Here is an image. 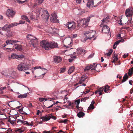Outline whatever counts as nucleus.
<instances>
[{"instance_id":"nucleus-1","label":"nucleus","mask_w":133,"mask_h":133,"mask_svg":"<svg viewBox=\"0 0 133 133\" xmlns=\"http://www.w3.org/2000/svg\"><path fill=\"white\" fill-rule=\"evenodd\" d=\"M40 45L46 50H48L49 49L54 48L58 46L57 43L49 42L45 40H43L40 42Z\"/></svg>"},{"instance_id":"nucleus-2","label":"nucleus","mask_w":133,"mask_h":133,"mask_svg":"<svg viewBox=\"0 0 133 133\" xmlns=\"http://www.w3.org/2000/svg\"><path fill=\"white\" fill-rule=\"evenodd\" d=\"M18 42V41L13 39H9V45H11V47L13 48L14 47V44L15 49L20 51L22 50V46L19 44H15L17 42Z\"/></svg>"},{"instance_id":"nucleus-3","label":"nucleus","mask_w":133,"mask_h":133,"mask_svg":"<svg viewBox=\"0 0 133 133\" xmlns=\"http://www.w3.org/2000/svg\"><path fill=\"white\" fill-rule=\"evenodd\" d=\"M93 31H86L84 33V35L86 36L84 38V42H85L87 39H91L94 37V33L93 32Z\"/></svg>"},{"instance_id":"nucleus-4","label":"nucleus","mask_w":133,"mask_h":133,"mask_svg":"<svg viewBox=\"0 0 133 133\" xmlns=\"http://www.w3.org/2000/svg\"><path fill=\"white\" fill-rule=\"evenodd\" d=\"M95 63H93V65H88L86 66L84 69V71L85 73H87L88 71L92 68L91 70H96L95 69L96 68L97 64L95 65Z\"/></svg>"},{"instance_id":"nucleus-5","label":"nucleus","mask_w":133,"mask_h":133,"mask_svg":"<svg viewBox=\"0 0 133 133\" xmlns=\"http://www.w3.org/2000/svg\"><path fill=\"white\" fill-rule=\"evenodd\" d=\"M17 69L19 71H25L28 69V67L26 64L24 63H22L18 65Z\"/></svg>"},{"instance_id":"nucleus-6","label":"nucleus","mask_w":133,"mask_h":133,"mask_svg":"<svg viewBox=\"0 0 133 133\" xmlns=\"http://www.w3.org/2000/svg\"><path fill=\"white\" fill-rule=\"evenodd\" d=\"M66 26L68 27V28L71 30L74 29L76 27L75 23L73 22H67Z\"/></svg>"},{"instance_id":"nucleus-7","label":"nucleus","mask_w":133,"mask_h":133,"mask_svg":"<svg viewBox=\"0 0 133 133\" xmlns=\"http://www.w3.org/2000/svg\"><path fill=\"white\" fill-rule=\"evenodd\" d=\"M57 17L55 13H52L51 14V21L54 23H59V21L57 19Z\"/></svg>"},{"instance_id":"nucleus-8","label":"nucleus","mask_w":133,"mask_h":133,"mask_svg":"<svg viewBox=\"0 0 133 133\" xmlns=\"http://www.w3.org/2000/svg\"><path fill=\"white\" fill-rule=\"evenodd\" d=\"M38 13H39L40 14L41 11L43 12L44 14H46V16L47 17V18L48 19L49 18V13L48 11L45 9H41L40 10L38 8H37L36 9V11Z\"/></svg>"},{"instance_id":"nucleus-9","label":"nucleus","mask_w":133,"mask_h":133,"mask_svg":"<svg viewBox=\"0 0 133 133\" xmlns=\"http://www.w3.org/2000/svg\"><path fill=\"white\" fill-rule=\"evenodd\" d=\"M110 28L107 25L103 26L102 31L105 34H108L110 31Z\"/></svg>"},{"instance_id":"nucleus-10","label":"nucleus","mask_w":133,"mask_h":133,"mask_svg":"<svg viewBox=\"0 0 133 133\" xmlns=\"http://www.w3.org/2000/svg\"><path fill=\"white\" fill-rule=\"evenodd\" d=\"M30 42L32 44V46L35 48L36 46V45L38 44V43L37 39L36 37L33 39L31 38Z\"/></svg>"},{"instance_id":"nucleus-11","label":"nucleus","mask_w":133,"mask_h":133,"mask_svg":"<svg viewBox=\"0 0 133 133\" xmlns=\"http://www.w3.org/2000/svg\"><path fill=\"white\" fill-rule=\"evenodd\" d=\"M125 14L127 17H129L133 14V11L131 9H128L126 10Z\"/></svg>"},{"instance_id":"nucleus-12","label":"nucleus","mask_w":133,"mask_h":133,"mask_svg":"<svg viewBox=\"0 0 133 133\" xmlns=\"http://www.w3.org/2000/svg\"><path fill=\"white\" fill-rule=\"evenodd\" d=\"M91 17V16H90L89 17L87 18L86 19H81L80 20V21L82 22L83 21L84 22L83 23L84 24V25L87 26L88 25L89 22L90 20ZM84 25H83V26Z\"/></svg>"},{"instance_id":"nucleus-13","label":"nucleus","mask_w":133,"mask_h":133,"mask_svg":"<svg viewBox=\"0 0 133 133\" xmlns=\"http://www.w3.org/2000/svg\"><path fill=\"white\" fill-rule=\"evenodd\" d=\"M54 62L56 63H59L62 60V58L59 56H54Z\"/></svg>"},{"instance_id":"nucleus-14","label":"nucleus","mask_w":133,"mask_h":133,"mask_svg":"<svg viewBox=\"0 0 133 133\" xmlns=\"http://www.w3.org/2000/svg\"><path fill=\"white\" fill-rule=\"evenodd\" d=\"M87 1V6L90 7L91 6H92L94 4V0H84L83 2H84L85 1Z\"/></svg>"},{"instance_id":"nucleus-15","label":"nucleus","mask_w":133,"mask_h":133,"mask_svg":"<svg viewBox=\"0 0 133 133\" xmlns=\"http://www.w3.org/2000/svg\"><path fill=\"white\" fill-rule=\"evenodd\" d=\"M16 12L12 9H9V17L12 18L15 15Z\"/></svg>"},{"instance_id":"nucleus-16","label":"nucleus","mask_w":133,"mask_h":133,"mask_svg":"<svg viewBox=\"0 0 133 133\" xmlns=\"http://www.w3.org/2000/svg\"><path fill=\"white\" fill-rule=\"evenodd\" d=\"M24 56L23 55H17L16 54H12L11 56V58L12 59H18V58H22Z\"/></svg>"},{"instance_id":"nucleus-17","label":"nucleus","mask_w":133,"mask_h":133,"mask_svg":"<svg viewBox=\"0 0 133 133\" xmlns=\"http://www.w3.org/2000/svg\"><path fill=\"white\" fill-rule=\"evenodd\" d=\"M51 118V116H44L41 117L40 119H42L44 122L49 120Z\"/></svg>"},{"instance_id":"nucleus-18","label":"nucleus","mask_w":133,"mask_h":133,"mask_svg":"<svg viewBox=\"0 0 133 133\" xmlns=\"http://www.w3.org/2000/svg\"><path fill=\"white\" fill-rule=\"evenodd\" d=\"M10 78L11 79H14L16 77V73L15 71H11L10 72Z\"/></svg>"},{"instance_id":"nucleus-19","label":"nucleus","mask_w":133,"mask_h":133,"mask_svg":"<svg viewBox=\"0 0 133 133\" xmlns=\"http://www.w3.org/2000/svg\"><path fill=\"white\" fill-rule=\"evenodd\" d=\"M43 0H36V3L32 7L34 8L36 7L37 4H39L42 3Z\"/></svg>"},{"instance_id":"nucleus-20","label":"nucleus","mask_w":133,"mask_h":133,"mask_svg":"<svg viewBox=\"0 0 133 133\" xmlns=\"http://www.w3.org/2000/svg\"><path fill=\"white\" fill-rule=\"evenodd\" d=\"M85 115V113L82 111H80L77 114V116L79 118L82 117Z\"/></svg>"},{"instance_id":"nucleus-21","label":"nucleus","mask_w":133,"mask_h":133,"mask_svg":"<svg viewBox=\"0 0 133 133\" xmlns=\"http://www.w3.org/2000/svg\"><path fill=\"white\" fill-rule=\"evenodd\" d=\"M27 96V95L26 94H21L18 96V98H23L26 97Z\"/></svg>"},{"instance_id":"nucleus-22","label":"nucleus","mask_w":133,"mask_h":133,"mask_svg":"<svg viewBox=\"0 0 133 133\" xmlns=\"http://www.w3.org/2000/svg\"><path fill=\"white\" fill-rule=\"evenodd\" d=\"M3 30L6 31L7 32L8 31V24H6L2 28Z\"/></svg>"},{"instance_id":"nucleus-23","label":"nucleus","mask_w":133,"mask_h":133,"mask_svg":"<svg viewBox=\"0 0 133 133\" xmlns=\"http://www.w3.org/2000/svg\"><path fill=\"white\" fill-rule=\"evenodd\" d=\"M128 78V76L127 74H125L123 77V79L122 81V83L125 82Z\"/></svg>"},{"instance_id":"nucleus-24","label":"nucleus","mask_w":133,"mask_h":133,"mask_svg":"<svg viewBox=\"0 0 133 133\" xmlns=\"http://www.w3.org/2000/svg\"><path fill=\"white\" fill-rule=\"evenodd\" d=\"M10 102H13L14 103V104H19V106H17V107H16V109H19L20 107H21V105H22V104H21L19 102H15L14 101H9V103H10Z\"/></svg>"},{"instance_id":"nucleus-25","label":"nucleus","mask_w":133,"mask_h":133,"mask_svg":"<svg viewBox=\"0 0 133 133\" xmlns=\"http://www.w3.org/2000/svg\"><path fill=\"white\" fill-rule=\"evenodd\" d=\"M109 86L108 85H106L104 86V87L103 89H104V91L105 92H108V91L109 90Z\"/></svg>"},{"instance_id":"nucleus-26","label":"nucleus","mask_w":133,"mask_h":133,"mask_svg":"<svg viewBox=\"0 0 133 133\" xmlns=\"http://www.w3.org/2000/svg\"><path fill=\"white\" fill-rule=\"evenodd\" d=\"M74 68L73 66H72L68 70V73L70 74L73 72L74 70Z\"/></svg>"},{"instance_id":"nucleus-27","label":"nucleus","mask_w":133,"mask_h":133,"mask_svg":"<svg viewBox=\"0 0 133 133\" xmlns=\"http://www.w3.org/2000/svg\"><path fill=\"white\" fill-rule=\"evenodd\" d=\"M109 19V16H107L106 18H104L103 20L102 24H103L104 22L107 23L108 21V20Z\"/></svg>"},{"instance_id":"nucleus-28","label":"nucleus","mask_w":133,"mask_h":133,"mask_svg":"<svg viewBox=\"0 0 133 133\" xmlns=\"http://www.w3.org/2000/svg\"><path fill=\"white\" fill-rule=\"evenodd\" d=\"M22 19L26 20L28 22H30V20L28 18V17L25 15L22 16Z\"/></svg>"},{"instance_id":"nucleus-29","label":"nucleus","mask_w":133,"mask_h":133,"mask_svg":"<svg viewBox=\"0 0 133 133\" xmlns=\"http://www.w3.org/2000/svg\"><path fill=\"white\" fill-rule=\"evenodd\" d=\"M14 130L16 133H18V132H23V131L22 130V129L21 128H16Z\"/></svg>"},{"instance_id":"nucleus-30","label":"nucleus","mask_w":133,"mask_h":133,"mask_svg":"<svg viewBox=\"0 0 133 133\" xmlns=\"http://www.w3.org/2000/svg\"><path fill=\"white\" fill-rule=\"evenodd\" d=\"M16 2L17 3H18L19 4H23V3H26L27 1L25 0L23 1H21L19 0H17L16 1Z\"/></svg>"},{"instance_id":"nucleus-31","label":"nucleus","mask_w":133,"mask_h":133,"mask_svg":"<svg viewBox=\"0 0 133 133\" xmlns=\"http://www.w3.org/2000/svg\"><path fill=\"white\" fill-rule=\"evenodd\" d=\"M133 73V67H132L130 69H129L128 72L129 75H131Z\"/></svg>"},{"instance_id":"nucleus-32","label":"nucleus","mask_w":133,"mask_h":133,"mask_svg":"<svg viewBox=\"0 0 133 133\" xmlns=\"http://www.w3.org/2000/svg\"><path fill=\"white\" fill-rule=\"evenodd\" d=\"M26 37L27 38V39L28 40H31V38L32 39H34V38H35V37H33L30 34H28L27 35V36H26Z\"/></svg>"},{"instance_id":"nucleus-33","label":"nucleus","mask_w":133,"mask_h":133,"mask_svg":"<svg viewBox=\"0 0 133 133\" xmlns=\"http://www.w3.org/2000/svg\"><path fill=\"white\" fill-rule=\"evenodd\" d=\"M87 77H85V76L82 77L80 79V81H81V82H84L85 81V79L87 78Z\"/></svg>"},{"instance_id":"nucleus-34","label":"nucleus","mask_w":133,"mask_h":133,"mask_svg":"<svg viewBox=\"0 0 133 133\" xmlns=\"http://www.w3.org/2000/svg\"><path fill=\"white\" fill-rule=\"evenodd\" d=\"M113 52V50L112 49H110L109 52L107 53L106 54L108 56H110L112 53Z\"/></svg>"},{"instance_id":"nucleus-35","label":"nucleus","mask_w":133,"mask_h":133,"mask_svg":"<svg viewBox=\"0 0 133 133\" xmlns=\"http://www.w3.org/2000/svg\"><path fill=\"white\" fill-rule=\"evenodd\" d=\"M115 55L114 54V56L113 55V56H114L115 58L112 61V63L115 62V61H116L117 60H118V58L117 57H116L115 56Z\"/></svg>"},{"instance_id":"nucleus-36","label":"nucleus","mask_w":133,"mask_h":133,"mask_svg":"<svg viewBox=\"0 0 133 133\" xmlns=\"http://www.w3.org/2000/svg\"><path fill=\"white\" fill-rule=\"evenodd\" d=\"M10 116H9V122H10L11 124L13 125H14V124H15V122L14 121H12L11 120V119L10 117Z\"/></svg>"},{"instance_id":"nucleus-37","label":"nucleus","mask_w":133,"mask_h":133,"mask_svg":"<svg viewBox=\"0 0 133 133\" xmlns=\"http://www.w3.org/2000/svg\"><path fill=\"white\" fill-rule=\"evenodd\" d=\"M94 105L90 104L89 106V107L88 108V110H89L91 109H94Z\"/></svg>"},{"instance_id":"nucleus-38","label":"nucleus","mask_w":133,"mask_h":133,"mask_svg":"<svg viewBox=\"0 0 133 133\" xmlns=\"http://www.w3.org/2000/svg\"><path fill=\"white\" fill-rule=\"evenodd\" d=\"M89 98L88 97H85L84 98H82L81 99V101H83L85 102L86 100L88 99Z\"/></svg>"},{"instance_id":"nucleus-39","label":"nucleus","mask_w":133,"mask_h":133,"mask_svg":"<svg viewBox=\"0 0 133 133\" xmlns=\"http://www.w3.org/2000/svg\"><path fill=\"white\" fill-rule=\"evenodd\" d=\"M66 68H62L60 70V73H62L64 72L66 70Z\"/></svg>"},{"instance_id":"nucleus-40","label":"nucleus","mask_w":133,"mask_h":133,"mask_svg":"<svg viewBox=\"0 0 133 133\" xmlns=\"http://www.w3.org/2000/svg\"><path fill=\"white\" fill-rule=\"evenodd\" d=\"M55 130H54V131H44L43 133H53L54 131H55Z\"/></svg>"},{"instance_id":"nucleus-41","label":"nucleus","mask_w":133,"mask_h":133,"mask_svg":"<svg viewBox=\"0 0 133 133\" xmlns=\"http://www.w3.org/2000/svg\"><path fill=\"white\" fill-rule=\"evenodd\" d=\"M22 123L24 125L26 124L28 125H29L28 122L27 121H23V122H22Z\"/></svg>"},{"instance_id":"nucleus-42","label":"nucleus","mask_w":133,"mask_h":133,"mask_svg":"<svg viewBox=\"0 0 133 133\" xmlns=\"http://www.w3.org/2000/svg\"><path fill=\"white\" fill-rule=\"evenodd\" d=\"M12 129H11V128H9V133H11V132H12V133H14L15 131V130H14L13 131H12Z\"/></svg>"},{"instance_id":"nucleus-43","label":"nucleus","mask_w":133,"mask_h":133,"mask_svg":"<svg viewBox=\"0 0 133 133\" xmlns=\"http://www.w3.org/2000/svg\"><path fill=\"white\" fill-rule=\"evenodd\" d=\"M13 23V25H14V26H17V25H18L19 24H22V23H16V22H15V23Z\"/></svg>"},{"instance_id":"nucleus-44","label":"nucleus","mask_w":133,"mask_h":133,"mask_svg":"<svg viewBox=\"0 0 133 133\" xmlns=\"http://www.w3.org/2000/svg\"><path fill=\"white\" fill-rule=\"evenodd\" d=\"M44 101H46L48 100H50V99H52L53 98H44Z\"/></svg>"},{"instance_id":"nucleus-45","label":"nucleus","mask_w":133,"mask_h":133,"mask_svg":"<svg viewBox=\"0 0 133 133\" xmlns=\"http://www.w3.org/2000/svg\"><path fill=\"white\" fill-rule=\"evenodd\" d=\"M128 56V54H125L123 55V57L124 58H125L127 57Z\"/></svg>"},{"instance_id":"nucleus-46","label":"nucleus","mask_w":133,"mask_h":133,"mask_svg":"<svg viewBox=\"0 0 133 133\" xmlns=\"http://www.w3.org/2000/svg\"><path fill=\"white\" fill-rule=\"evenodd\" d=\"M68 121V120L67 119H65L63 120V123L65 124H67V122Z\"/></svg>"},{"instance_id":"nucleus-47","label":"nucleus","mask_w":133,"mask_h":133,"mask_svg":"<svg viewBox=\"0 0 133 133\" xmlns=\"http://www.w3.org/2000/svg\"><path fill=\"white\" fill-rule=\"evenodd\" d=\"M12 33L11 32H10V31H9V37L12 36Z\"/></svg>"},{"instance_id":"nucleus-48","label":"nucleus","mask_w":133,"mask_h":133,"mask_svg":"<svg viewBox=\"0 0 133 133\" xmlns=\"http://www.w3.org/2000/svg\"><path fill=\"white\" fill-rule=\"evenodd\" d=\"M74 104V103H71V102H70L69 103V104L68 105V107L70 106L71 105H72L73 104Z\"/></svg>"},{"instance_id":"nucleus-49","label":"nucleus","mask_w":133,"mask_h":133,"mask_svg":"<svg viewBox=\"0 0 133 133\" xmlns=\"http://www.w3.org/2000/svg\"><path fill=\"white\" fill-rule=\"evenodd\" d=\"M44 98H39V100L41 102H43L44 101Z\"/></svg>"},{"instance_id":"nucleus-50","label":"nucleus","mask_w":133,"mask_h":133,"mask_svg":"<svg viewBox=\"0 0 133 133\" xmlns=\"http://www.w3.org/2000/svg\"><path fill=\"white\" fill-rule=\"evenodd\" d=\"M98 91L99 92H102L103 91V88H99V89H98Z\"/></svg>"},{"instance_id":"nucleus-51","label":"nucleus","mask_w":133,"mask_h":133,"mask_svg":"<svg viewBox=\"0 0 133 133\" xmlns=\"http://www.w3.org/2000/svg\"><path fill=\"white\" fill-rule=\"evenodd\" d=\"M81 83H82V82H81V81H79V82L78 83H76V84H75L74 85V86H76L77 85H78V84H81Z\"/></svg>"},{"instance_id":"nucleus-52","label":"nucleus","mask_w":133,"mask_h":133,"mask_svg":"<svg viewBox=\"0 0 133 133\" xmlns=\"http://www.w3.org/2000/svg\"><path fill=\"white\" fill-rule=\"evenodd\" d=\"M90 91V90H88L87 91H85L84 92V93L85 94H86L88 92H89Z\"/></svg>"},{"instance_id":"nucleus-53","label":"nucleus","mask_w":133,"mask_h":133,"mask_svg":"<svg viewBox=\"0 0 133 133\" xmlns=\"http://www.w3.org/2000/svg\"><path fill=\"white\" fill-rule=\"evenodd\" d=\"M119 43L120 42L119 41H118L115 42V44L116 45H118Z\"/></svg>"},{"instance_id":"nucleus-54","label":"nucleus","mask_w":133,"mask_h":133,"mask_svg":"<svg viewBox=\"0 0 133 133\" xmlns=\"http://www.w3.org/2000/svg\"><path fill=\"white\" fill-rule=\"evenodd\" d=\"M76 102H77V105H79V102H80V100L79 99H78L76 101Z\"/></svg>"},{"instance_id":"nucleus-55","label":"nucleus","mask_w":133,"mask_h":133,"mask_svg":"<svg viewBox=\"0 0 133 133\" xmlns=\"http://www.w3.org/2000/svg\"><path fill=\"white\" fill-rule=\"evenodd\" d=\"M64 115H62V117H63V118H65L67 116V114H64Z\"/></svg>"},{"instance_id":"nucleus-56","label":"nucleus","mask_w":133,"mask_h":133,"mask_svg":"<svg viewBox=\"0 0 133 133\" xmlns=\"http://www.w3.org/2000/svg\"><path fill=\"white\" fill-rule=\"evenodd\" d=\"M13 23H12V24H10L9 25V28L10 27H13L14 26V25H13Z\"/></svg>"},{"instance_id":"nucleus-57","label":"nucleus","mask_w":133,"mask_h":133,"mask_svg":"<svg viewBox=\"0 0 133 133\" xmlns=\"http://www.w3.org/2000/svg\"><path fill=\"white\" fill-rule=\"evenodd\" d=\"M132 82H133V81L131 80H130L129 81V83L131 85H132Z\"/></svg>"},{"instance_id":"nucleus-58","label":"nucleus","mask_w":133,"mask_h":133,"mask_svg":"<svg viewBox=\"0 0 133 133\" xmlns=\"http://www.w3.org/2000/svg\"><path fill=\"white\" fill-rule=\"evenodd\" d=\"M29 125H28V126H32L34 125V123H33L32 122H31L30 123H29Z\"/></svg>"},{"instance_id":"nucleus-59","label":"nucleus","mask_w":133,"mask_h":133,"mask_svg":"<svg viewBox=\"0 0 133 133\" xmlns=\"http://www.w3.org/2000/svg\"><path fill=\"white\" fill-rule=\"evenodd\" d=\"M22 122H23V121H22L21 120L19 119H18V120L17 121V123L19 122H20L22 123Z\"/></svg>"},{"instance_id":"nucleus-60","label":"nucleus","mask_w":133,"mask_h":133,"mask_svg":"<svg viewBox=\"0 0 133 133\" xmlns=\"http://www.w3.org/2000/svg\"><path fill=\"white\" fill-rule=\"evenodd\" d=\"M51 117L54 119H56V117L55 116H52L51 117Z\"/></svg>"},{"instance_id":"nucleus-61","label":"nucleus","mask_w":133,"mask_h":133,"mask_svg":"<svg viewBox=\"0 0 133 133\" xmlns=\"http://www.w3.org/2000/svg\"><path fill=\"white\" fill-rule=\"evenodd\" d=\"M68 60L69 62H71L73 61V59H69Z\"/></svg>"},{"instance_id":"nucleus-62","label":"nucleus","mask_w":133,"mask_h":133,"mask_svg":"<svg viewBox=\"0 0 133 133\" xmlns=\"http://www.w3.org/2000/svg\"><path fill=\"white\" fill-rule=\"evenodd\" d=\"M116 45L114 43V44L113 45V48L114 49H116Z\"/></svg>"},{"instance_id":"nucleus-63","label":"nucleus","mask_w":133,"mask_h":133,"mask_svg":"<svg viewBox=\"0 0 133 133\" xmlns=\"http://www.w3.org/2000/svg\"><path fill=\"white\" fill-rule=\"evenodd\" d=\"M6 87H3L1 88L0 89L1 90H3L4 89H6Z\"/></svg>"},{"instance_id":"nucleus-64","label":"nucleus","mask_w":133,"mask_h":133,"mask_svg":"<svg viewBox=\"0 0 133 133\" xmlns=\"http://www.w3.org/2000/svg\"><path fill=\"white\" fill-rule=\"evenodd\" d=\"M83 109L81 108V107H79L78 109V110H79L80 111H82V109Z\"/></svg>"}]
</instances>
